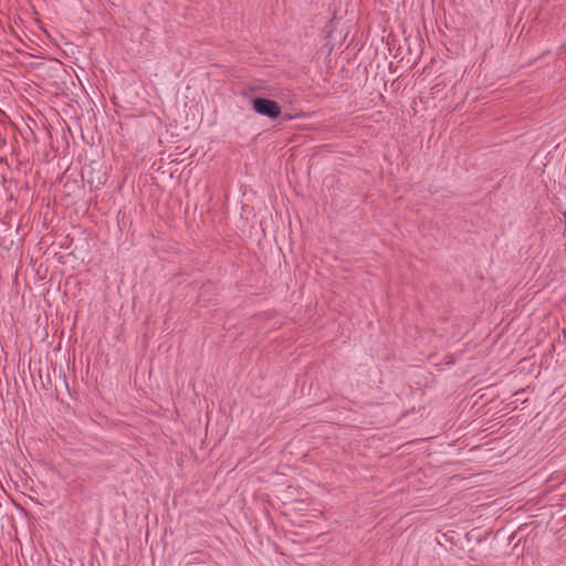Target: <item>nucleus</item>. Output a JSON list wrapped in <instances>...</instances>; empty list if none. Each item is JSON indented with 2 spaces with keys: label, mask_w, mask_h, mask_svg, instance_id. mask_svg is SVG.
Here are the masks:
<instances>
[{
  "label": "nucleus",
  "mask_w": 566,
  "mask_h": 566,
  "mask_svg": "<svg viewBox=\"0 0 566 566\" xmlns=\"http://www.w3.org/2000/svg\"><path fill=\"white\" fill-rule=\"evenodd\" d=\"M35 365H36V360H35V357H30L29 361H28V368H29V371L33 375V373L35 371Z\"/></svg>",
  "instance_id": "2"
},
{
  "label": "nucleus",
  "mask_w": 566,
  "mask_h": 566,
  "mask_svg": "<svg viewBox=\"0 0 566 566\" xmlns=\"http://www.w3.org/2000/svg\"><path fill=\"white\" fill-rule=\"evenodd\" d=\"M38 374H39V377L41 378L42 377L41 369L38 370Z\"/></svg>",
  "instance_id": "3"
},
{
  "label": "nucleus",
  "mask_w": 566,
  "mask_h": 566,
  "mask_svg": "<svg viewBox=\"0 0 566 566\" xmlns=\"http://www.w3.org/2000/svg\"><path fill=\"white\" fill-rule=\"evenodd\" d=\"M252 107L258 114L266 116L271 119H276L281 115L280 105L271 99L255 97L252 99Z\"/></svg>",
  "instance_id": "1"
}]
</instances>
